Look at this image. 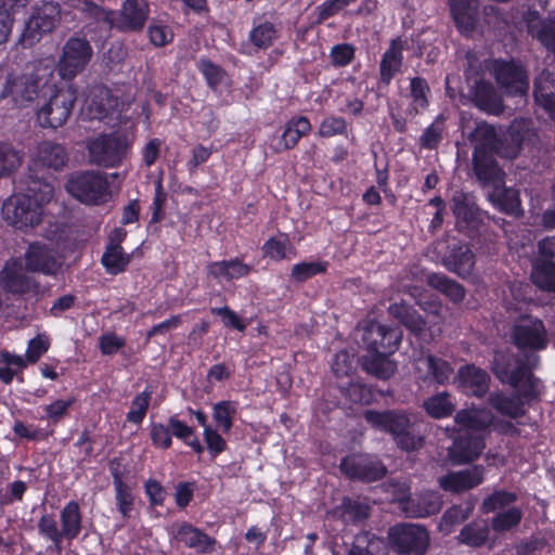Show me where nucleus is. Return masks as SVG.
<instances>
[{"label":"nucleus","instance_id":"obj_1","mask_svg":"<svg viewBox=\"0 0 555 555\" xmlns=\"http://www.w3.org/2000/svg\"><path fill=\"white\" fill-rule=\"evenodd\" d=\"M474 169L479 180L489 188L488 198L499 210L519 216L521 205L519 193L515 189L504 186V173L492 159L495 153L506 158H514L520 151V139L513 132L501 139L495 129L488 124H479L474 134Z\"/></svg>","mask_w":555,"mask_h":555},{"label":"nucleus","instance_id":"obj_2","mask_svg":"<svg viewBox=\"0 0 555 555\" xmlns=\"http://www.w3.org/2000/svg\"><path fill=\"white\" fill-rule=\"evenodd\" d=\"M63 233L56 225L47 241H36L28 245L24 254L25 267L20 259H10L0 273V285L14 294L36 293L37 283L27 272L54 275L62 267L60 256Z\"/></svg>","mask_w":555,"mask_h":555},{"label":"nucleus","instance_id":"obj_3","mask_svg":"<svg viewBox=\"0 0 555 555\" xmlns=\"http://www.w3.org/2000/svg\"><path fill=\"white\" fill-rule=\"evenodd\" d=\"M27 93H30L29 104L38 101V124L54 129L67 121L77 98L73 86L57 88L53 66L48 63L31 66V83Z\"/></svg>","mask_w":555,"mask_h":555},{"label":"nucleus","instance_id":"obj_4","mask_svg":"<svg viewBox=\"0 0 555 555\" xmlns=\"http://www.w3.org/2000/svg\"><path fill=\"white\" fill-rule=\"evenodd\" d=\"M454 421L457 437L449 448V457L457 465L473 462L486 448L485 437L493 417L487 410L468 409L459 411Z\"/></svg>","mask_w":555,"mask_h":555},{"label":"nucleus","instance_id":"obj_5","mask_svg":"<svg viewBox=\"0 0 555 555\" xmlns=\"http://www.w3.org/2000/svg\"><path fill=\"white\" fill-rule=\"evenodd\" d=\"M54 194L51 183L33 180L26 193H15L4 201L2 217L8 224L21 231L34 229L41 222L43 206Z\"/></svg>","mask_w":555,"mask_h":555},{"label":"nucleus","instance_id":"obj_6","mask_svg":"<svg viewBox=\"0 0 555 555\" xmlns=\"http://www.w3.org/2000/svg\"><path fill=\"white\" fill-rule=\"evenodd\" d=\"M538 360L537 356L531 354L524 363L511 354L498 352L494 356L493 372L503 383L511 384L519 391L524 389V393L530 396V391L525 388L533 387L530 370L537 365Z\"/></svg>","mask_w":555,"mask_h":555},{"label":"nucleus","instance_id":"obj_7","mask_svg":"<svg viewBox=\"0 0 555 555\" xmlns=\"http://www.w3.org/2000/svg\"><path fill=\"white\" fill-rule=\"evenodd\" d=\"M364 417L372 426L390 433L398 446L405 451L417 449L422 444V439L409 431L410 420L402 413L366 411Z\"/></svg>","mask_w":555,"mask_h":555},{"label":"nucleus","instance_id":"obj_8","mask_svg":"<svg viewBox=\"0 0 555 555\" xmlns=\"http://www.w3.org/2000/svg\"><path fill=\"white\" fill-rule=\"evenodd\" d=\"M70 195L85 204L98 205L109 197L106 176L98 171H83L72 175L66 183Z\"/></svg>","mask_w":555,"mask_h":555},{"label":"nucleus","instance_id":"obj_9","mask_svg":"<svg viewBox=\"0 0 555 555\" xmlns=\"http://www.w3.org/2000/svg\"><path fill=\"white\" fill-rule=\"evenodd\" d=\"M61 20V9L55 2H42L33 8L25 23L21 40L24 46L31 47L41 38L52 33Z\"/></svg>","mask_w":555,"mask_h":555},{"label":"nucleus","instance_id":"obj_10","mask_svg":"<svg viewBox=\"0 0 555 555\" xmlns=\"http://www.w3.org/2000/svg\"><path fill=\"white\" fill-rule=\"evenodd\" d=\"M87 147L92 164L113 168L126 157L130 142L126 137L118 134L100 135L90 140Z\"/></svg>","mask_w":555,"mask_h":555},{"label":"nucleus","instance_id":"obj_11","mask_svg":"<svg viewBox=\"0 0 555 555\" xmlns=\"http://www.w3.org/2000/svg\"><path fill=\"white\" fill-rule=\"evenodd\" d=\"M93 55L90 42L82 37H70L63 46L57 63L63 79L72 80L89 64Z\"/></svg>","mask_w":555,"mask_h":555},{"label":"nucleus","instance_id":"obj_12","mask_svg":"<svg viewBox=\"0 0 555 555\" xmlns=\"http://www.w3.org/2000/svg\"><path fill=\"white\" fill-rule=\"evenodd\" d=\"M391 545L398 553L408 555H424L429 545L427 530L415 524H399L388 531Z\"/></svg>","mask_w":555,"mask_h":555},{"label":"nucleus","instance_id":"obj_13","mask_svg":"<svg viewBox=\"0 0 555 555\" xmlns=\"http://www.w3.org/2000/svg\"><path fill=\"white\" fill-rule=\"evenodd\" d=\"M513 340L519 349L540 351L547 347V331L542 320L534 317L521 318L513 328Z\"/></svg>","mask_w":555,"mask_h":555},{"label":"nucleus","instance_id":"obj_14","mask_svg":"<svg viewBox=\"0 0 555 555\" xmlns=\"http://www.w3.org/2000/svg\"><path fill=\"white\" fill-rule=\"evenodd\" d=\"M362 340L369 352H395L402 334L397 327H387L375 321H367L362 327Z\"/></svg>","mask_w":555,"mask_h":555},{"label":"nucleus","instance_id":"obj_15","mask_svg":"<svg viewBox=\"0 0 555 555\" xmlns=\"http://www.w3.org/2000/svg\"><path fill=\"white\" fill-rule=\"evenodd\" d=\"M501 88L511 95H525L529 89L528 75L514 62L493 61L491 65Z\"/></svg>","mask_w":555,"mask_h":555},{"label":"nucleus","instance_id":"obj_16","mask_svg":"<svg viewBox=\"0 0 555 555\" xmlns=\"http://www.w3.org/2000/svg\"><path fill=\"white\" fill-rule=\"evenodd\" d=\"M29 83H31V67L23 73L0 68V102L10 95L17 106H28L30 99V93H27Z\"/></svg>","mask_w":555,"mask_h":555},{"label":"nucleus","instance_id":"obj_17","mask_svg":"<svg viewBox=\"0 0 555 555\" xmlns=\"http://www.w3.org/2000/svg\"><path fill=\"white\" fill-rule=\"evenodd\" d=\"M409 489L404 483L393 486V496L397 501L403 502L404 512L411 517H426L436 514L442 506V500L437 492H426L415 500H406Z\"/></svg>","mask_w":555,"mask_h":555},{"label":"nucleus","instance_id":"obj_18","mask_svg":"<svg viewBox=\"0 0 555 555\" xmlns=\"http://www.w3.org/2000/svg\"><path fill=\"white\" fill-rule=\"evenodd\" d=\"M341 472L350 478L374 481L382 478L386 469L382 463L370 455H350L340 464Z\"/></svg>","mask_w":555,"mask_h":555},{"label":"nucleus","instance_id":"obj_19","mask_svg":"<svg viewBox=\"0 0 555 555\" xmlns=\"http://www.w3.org/2000/svg\"><path fill=\"white\" fill-rule=\"evenodd\" d=\"M417 378L425 383L446 385L453 375L452 365L444 359L424 354L415 361Z\"/></svg>","mask_w":555,"mask_h":555},{"label":"nucleus","instance_id":"obj_20","mask_svg":"<svg viewBox=\"0 0 555 555\" xmlns=\"http://www.w3.org/2000/svg\"><path fill=\"white\" fill-rule=\"evenodd\" d=\"M489 375L481 369L467 364L459 369L454 383L464 393L481 397L489 388Z\"/></svg>","mask_w":555,"mask_h":555},{"label":"nucleus","instance_id":"obj_21","mask_svg":"<svg viewBox=\"0 0 555 555\" xmlns=\"http://www.w3.org/2000/svg\"><path fill=\"white\" fill-rule=\"evenodd\" d=\"M483 466H474L439 478V485L446 491L460 493L480 485L483 480Z\"/></svg>","mask_w":555,"mask_h":555},{"label":"nucleus","instance_id":"obj_22","mask_svg":"<svg viewBox=\"0 0 555 555\" xmlns=\"http://www.w3.org/2000/svg\"><path fill=\"white\" fill-rule=\"evenodd\" d=\"M169 533L172 540L198 552H208L214 544L212 539L188 522L173 524Z\"/></svg>","mask_w":555,"mask_h":555},{"label":"nucleus","instance_id":"obj_23","mask_svg":"<svg viewBox=\"0 0 555 555\" xmlns=\"http://www.w3.org/2000/svg\"><path fill=\"white\" fill-rule=\"evenodd\" d=\"M451 16L461 33H472L478 22V0H449Z\"/></svg>","mask_w":555,"mask_h":555},{"label":"nucleus","instance_id":"obj_24","mask_svg":"<svg viewBox=\"0 0 555 555\" xmlns=\"http://www.w3.org/2000/svg\"><path fill=\"white\" fill-rule=\"evenodd\" d=\"M147 0H125L120 12V26L127 30L141 29L149 16Z\"/></svg>","mask_w":555,"mask_h":555},{"label":"nucleus","instance_id":"obj_25","mask_svg":"<svg viewBox=\"0 0 555 555\" xmlns=\"http://www.w3.org/2000/svg\"><path fill=\"white\" fill-rule=\"evenodd\" d=\"M554 76L550 70H543L534 81L533 95L538 106L542 107L555 121V94L552 92Z\"/></svg>","mask_w":555,"mask_h":555},{"label":"nucleus","instance_id":"obj_26","mask_svg":"<svg viewBox=\"0 0 555 555\" xmlns=\"http://www.w3.org/2000/svg\"><path fill=\"white\" fill-rule=\"evenodd\" d=\"M66 159L67 155L62 145L53 142H42L38 145L34 155V165L59 170L63 168Z\"/></svg>","mask_w":555,"mask_h":555},{"label":"nucleus","instance_id":"obj_27","mask_svg":"<svg viewBox=\"0 0 555 555\" xmlns=\"http://www.w3.org/2000/svg\"><path fill=\"white\" fill-rule=\"evenodd\" d=\"M475 104L490 114H499L503 109L502 100L495 94L489 82L475 81L470 90Z\"/></svg>","mask_w":555,"mask_h":555},{"label":"nucleus","instance_id":"obj_28","mask_svg":"<svg viewBox=\"0 0 555 555\" xmlns=\"http://www.w3.org/2000/svg\"><path fill=\"white\" fill-rule=\"evenodd\" d=\"M310 131L311 124L307 117L297 116L291 118L285 125L279 146L275 150L279 152L293 149L300 138L307 135Z\"/></svg>","mask_w":555,"mask_h":555},{"label":"nucleus","instance_id":"obj_29","mask_svg":"<svg viewBox=\"0 0 555 555\" xmlns=\"http://www.w3.org/2000/svg\"><path fill=\"white\" fill-rule=\"evenodd\" d=\"M392 352H369L362 359L363 369L378 378H389L397 370V365L387 356Z\"/></svg>","mask_w":555,"mask_h":555},{"label":"nucleus","instance_id":"obj_30","mask_svg":"<svg viewBox=\"0 0 555 555\" xmlns=\"http://www.w3.org/2000/svg\"><path fill=\"white\" fill-rule=\"evenodd\" d=\"M250 270L251 267L240 259L217 261L208 266L209 275L227 281L244 278L250 272Z\"/></svg>","mask_w":555,"mask_h":555},{"label":"nucleus","instance_id":"obj_31","mask_svg":"<svg viewBox=\"0 0 555 555\" xmlns=\"http://www.w3.org/2000/svg\"><path fill=\"white\" fill-rule=\"evenodd\" d=\"M403 44L400 39L392 40L389 49L384 53L380 62V79L389 83L402 65Z\"/></svg>","mask_w":555,"mask_h":555},{"label":"nucleus","instance_id":"obj_32","mask_svg":"<svg viewBox=\"0 0 555 555\" xmlns=\"http://www.w3.org/2000/svg\"><path fill=\"white\" fill-rule=\"evenodd\" d=\"M60 520L63 539H76L81 531V514L78 503L75 501L68 502L61 511Z\"/></svg>","mask_w":555,"mask_h":555},{"label":"nucleus","instance_id":"obj_33","mask_svg":"<svg viewBox=\"0 0 555 555\" xmlns=\"http://www.w3.org/2000/svg\"><path fill=\"white\" fill-rule=\"evenodd\" d=\"M446 267L461 276L470 274L475 258L467 246H459L444 261Z\"/></svg>","mask_w":555,"mask_h":555},{"label":"nucleus","instance_id":"obj_34","mask_svg":"<svg viewBox=\"0 0 555 555\" xmlns=\"http://www.w3.org/2000/svg\"><path fill=\"white\" fill-rule=\"evenodd\" d=\"M426 281L429 286L446 295L453 302H460L464 299L465 291L463 286L442 274H428Z\"/></svg>","mask_w":555,"mask_h":555},{"label":"nucleus","instance_id":"obj_35","mask_svg":"<svg viewBox=\"0 0 555 555\" xmlns=\"http://www.w3.org/2000/svg\"><path fill=\"white\" fill-rule=\"evenodd\" d=\"M423 408L429 416L444 418L453 413L455 403L451 399V395L443 391L424 400Z\"/></svg>","mask_w":555,"mask_h":555},{"label":"nucleus","instance_id":"obj_36","mask_svg":"<svg viewBox=\"0 0 555 555\" xmlns=\"http://www.w3.org/2000/svg\"><path fill=\"white\" fill-rule=\"evenodd\" d=\"M130 262V255L126 254L118 244H108L102 256V264L109 274L122 272Z\"/></svg>","mask_w":555,"mask_h":555},{"label":"nucleus","instance_id":"obj_37","mask_svg":"<svg viewBox=\"0 0 555 555\" xmlns=\"http://www.w3.org/2000/svg\"><path fill=\"white\" fill-rule=\"evenodd\" d=\"M452 211L459 222L469 223L477 211L474 197L467 193L455 192L452 197Z\"/></svg>","mask_w":555,"mask_h":555},{"label":"nucleus","instance_id":"obj_38","mask_svg":"<svg viewBox=\"0 0 555 555\" xmlns=\"http://www.w3.org/2000/svg\"><path fill=\"white\" fill-rule=\"evenodd\" d=\"M114 488L118 512L124 518L130 517L134 507V495L132 493V488L125 483L118 475L114 476Z\"/></svg>","mask_w":555,"mask_h":555},{"label":"nucleus","instance_id":"obj_39","mask_svg":"<svg viewBox=\"0 0 555 555\" xmlns=\"http://www.w3.org/2000/svg\"><path fill=\"white\" fill-rule=\"evenodd\" d=\"M389 312L400 322H402L410 331L417 335H423L425 322L423 319L406 305H391Z\"/></svg>","mask_w":555,"mask_h":555},{"label":"nucleus","instance_id":"obj_40","mask_svg":"<svg viewBox=\"0 0 555 555\" xmlns=\"http://www.w3.org/2000/svg\"><path fill=\"white\" fill-rule=\"evenodd\" d=\"M489 534L487 521L478 520L466 525L460 532L459 540L469 546L482 545Z\"/></svg>","mask_w":555,"mask_h":555},{"label":"nucleus","instance_id":"obj_41","mask_svg":"<svg viewBox=\"0 0 555 555\" xmlns=\"http://www.w3.org/2000/svg\"><path fill=\"white\" fill-rule=\"evenodd\" d=\"M75 403L74 397H68L66 399H56L49 404L42 406L43 415L40 416V420L47 421L51 424H56L61 422L72 409Z\"/></svg>","mask_w":555,"mask_h":555},{"label":"nucleus","instance_id":"obj_42","mask_svg":"<svg viewBox=\"0 0 555 555\" xmlns=\"http://www.w3.org/2000/svg\"><path fill=\"white\" fill-rule=\"evenodd\" d=\"M532 282L540 288L555 292V263L542 262L533 267L531 273Z\"/></svg>","mask_w":555,"mask_h":555},{"label":"nucleus","instance_id":"obj_43","mask_svg":"<svg viewBox=\"0 0 555 555\" xmlns=\"http://www.w3.org/2000/svg\"><path fill=\"white\" fill-rule=\"evenodd\" d=\"M263 254L274 260H282L295 256V249L291 246L288 238L282 234L264 243Z\"/></svg>","mask_w":555,"mask_h":555},{"label":"nucleus","instance_id":"obj_44","mask_svg":"<svg viewBox=\"0 0 555 555\" xmlns=\"http://www.w3.org/2000/svg\"><path fill=\"white\" fill-rule=\"evenodd\" d=\"M237 412V405L233 401H220L212 408V417L217 425L229 433L233 425V417Z\"/></svg>","mask_w":555,"mask_h":555},{"label":"nucleus","instance_id":"obj_45","mask_svg":"<svg viewBox=\"0 0 555 555\" xmlns=\"http://www.w3.org/2000/svg\"><path fill=\"white\" fill-rule=\"evenodd\" d=\"M489 402L500 414L517 417L522 413V408L517 399L508 398L502 393H492L489 398Z\"/></svg>","mask_w":555,"mask_h":555},{"label":"nucleus","instance_id":"obj_46","mask_svg":"<svg viewBox=\"0 0 555 555\" xmlns=\"http://www.w3.org/2000/svg\"><path fill=\"white\" fill-rule=\"evenodd\" d=\"M522 517V513L517 507H509L496 514L492 520V528L496 532L507 531L517 526Z\"/></svg>","mask_w":555,"mask_h":555},{"label":"nucleus","instance_id":"obj_47","mask_svg":"<svg viewBox=\"0 0 555 555\" xmlns=\"http://www.w3.org/2000/svg\"><path fill=\"white\" fill-rule=\"evenodd\" d=\"M326 268L327 263L324 261H304L293 267L291 276L297 282H302L325 272Z\"/></svg>","mask_w":555,"mask_h":555},{"label":"nucleus","instance_id":"obj_48","mask_svg":"<svg viewBox=\"0 0 555 555\" xmlns=\"http://www.w3.org/2000/svg\"><path fill=\"white\" fill-rule=\"evenodd\" d=\"M276 38V29L271 23H262L255 27L250 34L249 39L259 49L269 48Z\"/></svg>","mask_w":555,"mask_h":555},{"label":"nucleus","instance_id":"obj_49","mask_svg":"<svg viewBox=\"0 0 555 555\" xmlns=\"http://www.w3.org/2000/svg\"><path fill=\"white\" fill-rule=\"evenodd\" d=\"M38 530L43 538L53 543L57 553L62 551V532L52 516L43 515L38 522Z\"/></svg>","mask_w":555,"mask_h":555},{"label":"nucleus","instance_id":"obj_50","mask_svg":"<svg viewBox=\"0 0 555 555\" xmlns=\"http://www.w3.org/2000/svg\"><path fill=\"white\" fill-rule=\"evenodd\" d=\"M444 131V118L442 115L438 116L434 122L428 126L421 135V145L425 149H435L442 140Z\"/></svg>","mask_w":555,"mask_h":555},{"label":"nucleus","instance_id":"obj_51","mask_svg":"<svg viewBox=\"0 0 555 555\" xmlns=\"http://www.w3.org/2000/svg\"><path fill=\"white\" fill-rule=\"evenodd\" d=\"M472 511H473L472 504H468L465 507L453 506V507L449 508L444 513V515L440 521V525H439L440 529L447 534L450 533L452 531L453 525L460 524V522L464 521L465 519H467L468 516L470 515Z\"/></svg>","mask_w":555,"mask_h":555},{"label":"nucleus","instance_id":"obj_52","mask_svg":"<svg viewBox=\"0 0 555 555\" xmlns=\"http://www.w3.org/2000/svg\"><path fill=\"white\" fill-rule=\"evenodd\" d=\"M152 392L145 389L134 397L131 408L127 413V421L133 424H140L145 417L146 411L150 405Z\"/></svg>","mask_w":555,"mask_h":555},{"label":"nucleus","instance_id":"obj_53","mask_svg":"<svg viewBox=\"0 0 555 555\" xmlns=\"http://www.w3.org/2000/svg\"><path fill=\"white\" fill-rule=\"evenodd\" d=\"M429 87L422 78L411 80V101L413 109L418 113L427 107Z\"/></svg>","mask_w":555,"mask_h":555},{"label":"nucleus","instance_id":"obj_54","mask_svg":"<svg viewBox=\"0 0 555 555\" xmlns=\"http://www.w3.org/2000/svg\"><path fill=\"white\" fill-rule=\"evenodd\" d=\"M198 69L204 75L208 85L211 88H217L227 80V75L222 68L211 63L209 60H201L198 62Z\"/></svg>","mask_w":555,"mask_h":555},{"label":"nucleus","instance_id":"obj_55","mask_svg":"<svg viewBox=\"0 0 555 555\" xmlns=\"http://www.w3.org/2000/svg\"><path fill=\"white\" fill-rule=\"evenodd\" d=\"M346 130L347 122L343 117L327 116L321 121L317 134L321 138H331L343 134Z\"/></svg>","mask_w":555,"mask_h":555},{"label":"nucleus","instance_id":"obj_56","mask_svg":"<svg viewBox=\"0 0 555 555\" xmlns=\"http://www.w3.org/2000/svg\"><path fill=\"white\" fill-rule=\"evenodd\" d=\"M516 500V495L512 492L496 491L492 495L485 499L482 509L485 513H492L503 509Z\"/></svg>","mask_w":555,"mask_h":555},{"label":"nucleus","instance_id":"obj_57","mask_svg":"<svg viewBox=\"0 0 555 555\" xmlns=\"http://www.w3.org/2000/svg\"><path fill=\"white\" fill-rule=\"evenodd\" d=\"M354 354L348 351L336 353L332 363V370L336 377H347L354 371Z\"/></svg>","mask_w":555,"mask_h":555},{"label":"nucleus","instance_id":"obj_58","mask_svg":"<svg viewBox=\"0 0 555 555\" xmlns=\"http://www.w3.org/2000/svg\"><path fill=\"white\" fill-rule=\"evenodd\" d=\"M21 164L20 154L9 144H0V177L15 170Z\"/></svg>","mask_w":555,"mask_h":555},{"label":"nucleus","instance_id":"obj_59","mask_svg":"<svg viewBox=\"0 0 555 555\" xmlns=\"http://www.w3.org/2000/svg\"><path fill=\"white\" fill-rule=\"evenodd\" d=\"M149 36L151 42L156 47L166 46L173 39V34L170 27L159 22L151 23L149 27Z\"/></svg>","mask_w":555,"mask_h":555},{"label":"nucleus","instance_id":"obj_60","mask_svg":"<svg viewBox=\"0 0 555 555\" xmlns=\"http://www.w3.org/2000/svg\"><path fill=\"white\" fill-rule=\"evenodd\" d=\"M344 521H358L369 517V506L350 500L344 501L343 514Z\"/></svg>","mask_w":555,"mask_h":555},{"label":"nucleus","instance_id":"obj_61","mask_svg":"<svg viewBox=\"0 0 555 555\" xmlns=\"http://www.w3.org/2000/svg\"><path fill=\"white\" fill-rule=\"evenodd\" d=\"M50 341L46 335H37L35 338L30 339L26 350V359L27 361L35 363L40 357L46 353L49 349Z\"/></svg>","mask_w":555,"mask_h":555},{"label":"nucleus","instance_id":"obj_62","mask_svg":"<svg viewBox=\"0 0 555 555\" xmlns=\"http://www.w3.org/2000/svg\"><path fill=\"white\" fill-rule=\"evenodd\" d=\"M340 388L354 403H367L370 401V390L359 382L351 380L347 387L340 385Z\"/></svg>","mask_w":555,"mask_h":555},{"label":"nucleus","instance_id":"obj_63","mask_svg":"<svg viewBox=\"0 0 555 555\" xmlns=\"http://www.w3.org/2000/svg\"><path fill=\"white\" fill-rule=\"evenodd\" d=\"M151 439L155 447L168 449L171 446L170 427L157 423L151 426Z\"/></svg>","mask_w":555,"mask_h":555},{"label":"nucleus","instance_id":"obj_64","mask_svg":"<svg viewBox=\"0 0 555 555\" xmlns=\"http://www.w3.org/2000/svg\"><path fill=\"white\" fill-rule=\"evenodd\" d=\"M144 488L152 507L162 506L164 504L166 491L158 481L149 479Z\"/></svg>","mask_w":555,"mask_h":555}]
</instances>
